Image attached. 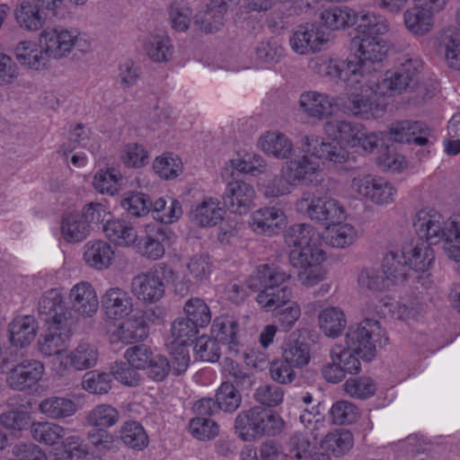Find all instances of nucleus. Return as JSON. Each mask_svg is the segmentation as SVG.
I'll list each match as a JSON object with an SVG mask.
<instances>
[{
	"label": "nucleus",
	"mask_w": 460,
	"mask_h": 460,
	"mask_svg": "<svg viewBox=\"0 0 460 460\" xmlns=\"http://www.w3.org/2000/svg\"><path fill=\"white\" fill-rule=\"evenodd\" d=\"M413 226L420 238L403 247L401 256L395 252L387 253L381 269H362L358 276V284L361 288L383 290L389 288L405 278V268L425 274L435 261V254L430 244L443 242L447 256L460 262V214H453L447 219L435 208L424 207L417 211Z\"/></svg>",
	"instance_id": "1"
},
{
	"label": "nucleus",
	"mask_w": 460,
	"mask_h": 460,
	"mask_svg": "<svg viewBox=\"0 0 460 460\" xmlns=\"http://www.w3.org/2000/svg\"><path fill=\"white\" fill-rule=\"evenodd\" d=\"M381 328L377 320L365 318L362 322L351 324L345 335L344 344H335L330 351V362L322 368L324 379L330 383H339L347 375L357 374L360 370L359 358L369 361L376 355V340Z\"/></svg>",
	"instance_id": "2"
},
{
	"label": "nucleus",
	"mask_w": 460,
	"mask_h": 460,
	"mask_svg": "<svg viewBox=\"0 0 460 460\" xmlns=\"http://www.w3.org/2000/svg\"><path fill=\"white\" fill-rule=\"evenodd\" d=\"M357 23L348 67L353 74L373 72L387 57L389 44L385 36L390 24L384 15L370 10L358 12Z\"/></svg>",
	"instance_id": "3"
},
{
	"label": "nucleus",
	"mask_w": 460,
	"mask_h": 460,
	"mask_svg": "<svg viewBox=\"0 0 460 460\" xmlns=\"http://www.w3.org/2000/svg\"><path fill=\"white\" fill-rule=\"evenodd\" d=\"M323 135L324 140L316 136L304 137L317 139L314 153L319 155V160L323 162L325 159L334 164H342L349 160L346 147L372 153L384 140V132L368 131L362 123L348 119L327 121L323 126Z\"/></svg>",
	"instance_id": "4"
},
{
	"label": "nucleus",
	"mask_w": 460,
	"mask_h": 460,
	"mask_svg": "<svg viewBox=\"0 0 460 460\" xmlns=\"http://www.w3.org/2000/svg\"><path fill=\"white\" fill-rule=\"evenodd\" d=\"M291 266L297 270L298 281L313 288L323 281L327 275L323 266L327 259L322 248L319 233L305 224L293 226L285 237Z\"/></svg>",
	"instance_id": "5"
},
{
	"label": "nucleus",
	"mask_w": 460,
	"mask_h": 460,
	"mask_svg": "<svg viewBox=\"0 0 460 460\" xmlns=\"http://www.w3.org/2000/svg\"><path fill=\"white\" fill-rule=\"evenodd\" d=\"M317 145V139L303 137L301 158L285 162L272 181L258 183V190L263 197L276 199L290 194L300 183H318L323 163L319 160V155L314 153Z\"/></svg>",
	"instance_id": "6"
},
{
	"label": "nucleus",
	"mask_w": 460,
	"mask_h": 460,
	"mask_svg": "<svg viewBox=\"0 0 460 460\" xmlns=\"http://www.w3.org/2000/svg\"><path fill=\"white\" fill-rule=\"evenodd\" d=\"M38 310L49 324L47 333L40 342V350L45 356H53L52 365L55 369L59 358L67 351L66 347L71 340L70 314L58 288H51L43 294Z\"/></svg>",
	"instance_id": "7"
},
{
	"label": "nucleus",
	"mask_w": 460,
	"mask_h": 460,
	"mask_svg": "<svg viewBox=\"0 0 460 460\" xmlns=\"http://www.w3.org/2000/svg\"><path fill=\"white\" fill-rule=\"evenodd\" d=\"M111 215L110 206L98 201L88 202L80 210H66L59 217L56 239L60 244L81 243L92 234L93 224L103 223Z\"/></svg>",
	"instance_id": "8"
},
{
	"label": "nucleus",
	"mask_w": 460,
	"mask_h": 460,
	"mask_svg": "<svg viewBox=\"0 0 460 460\" xmlns=\"http://www.w3.org/2000/svg\"><path fill=\"white\" fill-rule=\"evenodd\" d=\"M288 279L286 272L273 265L263 264L257 268L249 281V287L260 288L256 302L262 310L275 311L292 298V291L285 286Z\"/></svg>",
	"instance_id": "9"
},
{
	"label": "nucleus",
	"mask_w": 460,
	"mask_h": 460,
	"mask_svg": "<svg viewBox=\"0 0 460 460\" xmlns=\"http://www.w3.org/2000/svg\"><path fill=\"white\" fill-rule=\"evenodd\" d=\"M423 63L418 58L404 56L394 69L386 71L376 84V92L382 96H393L404 91L416 93L420 100L428 97L427 89L419 81Z\"/></svg>",
	"instance_id": "10"
},
{
	"label": "nucleus",
	"mask_w": 460,
	"mask_h": 460,
	"mask_svg": "<svg viewBox=\"0 0 460 460\" xmlns=\"http://www.w3.org/2000/svg\"><path fill=\"white\" fill-rule=\"evenodd\" d=\"M369 75L358 76L353 83L349 84L346 100L341 98L340 111L361 119H377L385 114V105L371 98L372 94H381L376 92L377 83L370 84Z\"/></svg>",
	"instance_id": "11"
},
{
	"label": "nucleus",
	"mask_w": 460,
	"mask_h": 460,
	"mask_svg": "<svg viewBox=\"0 0 460 460\" xmlns=\"http://www.w3.org/2000/svg\"><path fill=\"white\" fill-rule=\"evenodd\" d=\"M40 40L46 57L55 60L66 58L72 53L83 56L92 49L91 40L85 34L65 28H47L40 32Z\"/></svg>",
	"instance_id": "12"
},
{
	"label": "nucleus",
	"mask_w": 460,
	"mask_h": 460,
	"mask_svg": "<svg viewBox=\"0 0 460 460\" xmlns=\"http://www.w3.org/2000/svg\"><path fill=\"white\" fill-rule=\"evenodd\" d=\"M295 208L298 213L322 223L325 228L348 219L347 211L340 201L327 196L319 197L310 191L303 193Z\"/></svg>",
	"instance_id": "13"
},
{
	"label": "nucleus",
	"mask_w": 460,
	"mask_h": 460,
	"mask_svg": "<svg viewBox=\"0 0 460 460\" xmlns=\"http://www.w3.org/2000/svg\"><path fill=\"white\" fill-rule=\"evenodd\" d=\"M349 191L357 199H366L378 207L395 202L398 190L388 180L372 174H359L351 179Z\"/></svg>",
	"instance_id": "14"
},
{
	"label": "nucleus",
	"mask_w": 460,
	"mask_h": 460,
	"mask_svg": "<svg viewBox=\"0 0 460 460\" xmlns=\"http://www.w3.org/2000/svg\"><path fill=\"white\" fill-rule=\"evenodd\" d=\"M331 35L317 22H307L297 25L289 36V47L300 56L320 53L327 49Z\"/></svg>",
	"instance_id": "15"
},
{
	"label": "nucleus",
	"mask_w": 460,
	"mask_h": 460,
	"mask_svg": "<svg viewBox=\"0 0 460 460\" xmlns=\"http://www.w3.org/2000/svg\"><path fill=\"white\" fill-rule=\"evenodd\" d=\"M66 301L69 309L79 320L93 318L100 309V299L96 288L88 280H79L74 283L66 292Z\"/></svg>",
	"instance_id": "16"
},
{
	"label": "nucleus",
	"mask_w": 460,
	"mask_h": 460,
	"mask_svg": "<svg viewBox=\"0 0 460 460\" xmlns=\"http://www.w3.org/2000/svg\"><path fill=\"white\" fill-rule=\"evenodd\" d=\"M107 335L112 344L128 345L146 340L149 327L144 315L131 314L121 320L111 321Z\"/></svg>",
	"instance_id": "17"
},
{
	"label": "nucleus",
	"mask_w": 460,
	"mask_h": 460,
	"mask_svg": "<svg viewBox=\"0 0 460 460\" xmlns=\"http://www.w3.org/2000/svg\"><path fill=\"white\" fill-rule=\"evenodd\" d=\"M419 311L413 304L406 305L394 301L391 297L384 295H374L363 305L362 314L365 318L391 316L395 319L407 321L414 318Z\"/></svg>",
	"instance_id": "18"
},
{
	"label": "nucleus",
	"mask_w": 460,
	"mask_h": 460,
	"mask_svg": "<svg viewBox=\"0 0 460 460\" xmlns=\"http://www.w3.org/2000/svg\"><path fill=\"white\" fill-rule=\"evenodd\" d=\"M247 225L255 234L272 237L286 228L288 217L282 208L267 206L252 211L249 216Z\"/></svg>",
	"instance_id": "19"
},
{
	"label": "nucleus",
	"mask_w": 460,
	"mask_h": 460,
	"mask_svg": "<svg viewBox=\"0 0 460 460\" xmlns=\"http://www.w3.org/2000/svg\"><path fill=\"white\" fill-rule=\"evenodd\" d=\"M298 104L306 116L323 119L340 111L341 97L325 92L309 90L300 94Z\"/></svg>",
	"instance_id": "20"
},
{
	"label": "nucleus",
	"mask_w": 460,
	"mask_h": 460,
	"mask_svg": "<svg viewBox=\"0 0 460 460\" xmlns=\"http://www.w3.org/2000/svg\"><path fill=\"white\" fill-rule=\"evenodd\" d=\"M267 161L253 151L240 150L226 160L220 171L222 181L235 179L236 173L256 176L267 170Z\"/></svg>",
	"instance_id": "21"
},
{
	"label": "nucleus",
	"mask_w": 460,
	"mask_h": 460,
	"mask_svg": "<svg viewBox=\"0 0 460 460\" xmlns=\"http://www.w3.org/2000/svg\"><path fill=\"white\" fill-rule=\"evenodd\" d=\"M226 183L223 199L229 211L237 216L247 215L254 207L256 190L248 181L242 179L222 181Z\"/></svg>",
	"instance_id": "22"
},
{
	"label": "nucleus",
	"mask_w": 460,
	"mask_h": 460,
	"mask_svg": "<svg viewBox=\"0 0 460 460\" xmlns=\"http://www.w3.org/2000/svg\"><path fill=\"white\" fill-rule=\"evenodd\" d=\"M175 238L172 230L152 226L146 231L145 236L136 243L135 248L142 257L157 261L164 256L166 249L174 243Z\"/></svg>",
	"instance_id": "23"
},
{
	"label": "nucleus",
	"mask_w": 460,
	"mask_h": 460,
	"mask_svg": "<svg viewBox=\"0 0 460 460\" xmlns=\"http://www.w3.org/2000/svg\"><path fill=\"white\" fill-rule=\"evenodd\" d=\"M133 296L145 304H155L164 295V284L158 269L136 275L130 283Z\"/></svg>",
	"instance_id": "24"
},
{
	"label": "nucleus",
	"mask_w": 460,
	"mask_h": 460,
	"mask_svg": "<svg viewBox=\"0 0 460 460\" xmlns=\"http://www.w3.org/2000/svg\"><path fill=\"white\" fill-rule=\"evenodd\" d=\"M240 331L238 321L230 315L216 317L210 328L211 337L234 356H237L243 348Z\"/></svg>",
	"instance_id": "25"
},
{
	"label": "nucleus",
	"mask_w": 460,
	"mask_h": 460,
	"mask_svg": "<svg viewBox=\"0 0 460 460\" xmlns=\"http://www.w3.org/2000/svg\"><path fill=\"white\" fill-rule=\"evenodd\" d=\"M226 217V209L220 199L213 196H205L192 205L189 212L190 220L203 228L214 227Z\"/></svg>",
	"instance_id": "26"
},
{
	"label": "nucleus",
	"mask_w": 460,
	"mask_h": 460,
	"mask_svg": "<svg viewBox=\"0 0 460 460\" xmlns=\"http://www.w3.org/2000/svg\"><path fill=\"white\" fill-rule=\"evenodd\" d=\"M82 256L84 264L96 271L110 269L116 260L115 248L106 240L91 239L82 248Z\"/></svg>",
	"instance_id": "27"
},
{
	"label": "nucleus",
	"mask_w": 460,
	"mask_h": 460,
	"mask_svg": "<svg viewBox=\"0 0 460 460\" xmlns=\"http://www.w3.org/2000/svg\"><path fill=\"white\" fill-rule=\"evenodd\" d=\"M97 359V350L91 344L83 342L59 358L55 371L58 375L64 376L71 370H85L95 366Z\"/></svg>",
	"instance_id": "28"
},
{
	"label": "nucleus",
	"mask_w": 460,
	"mask_h": 460,
	"mask_svg": "<svg viewBox=\"0 0 460 460\" xmlns=\"http://www.w3.org/2000/svg\"><path fill=\"white\" fill-rule=\"evenodd\" d=\"M102 309L108 320H121L134 311L133 298L129 293L119 287H110L101 297Z\"/></svg>",
	"instance_id": "29"
},
{
	"label": "nucleus",
	"mask_w": 460,
	"mask_h": 460,
	"mask_svg": "<svg viewBox=\"0 0 460 460\" xmlns=\"http://www.w3.org/2000/svg\"><path fill=\"white\" fill-rule=\"evenodd\" d=\"M256 146L265 155L279 160H285L294 152L292 140L277 129L265 130L257 138Z\"/></svg>",
	"instance_id": "30"
},
{
	"label": "nucleus",
	"mask_w": 460,
	"mask_h": 460,
	"mask_svg": "<svg viewBox=\"0 0 460 460\" xmlns=\"http://www.w3.org/2000/svg\"><path fill=\"white\" fill-rule=\"evenodd\" d=\"M119 419V411L111 405L100 404L92 409L87 414V422L99 429L98 438H95L94 435H89L92 442L94 445L106 447L111 442V436L106 429L114 426Z\"/></svg>",
	"instance_id": "31"
},
{
	"label": "nucleus",
	"mask_w": 460,
	"mask_h": 460,
	"mask_svg": "<svg viewBox=\"0 0 460 460\" xmlns=\"http://www.w3.org/2000/svg\"><path fill=\"white\" fill-rule=\"evenodd\" d=\"M183 214L182 203L175 196L164 194L152 199L149 215L160 225H174L181 219Z\"/></svg>",
	"instance_id": "32"
},
{
	"label": "nucleus",
	"mask_w": 460,
	"mask_h": 460,
	"mask_svg": "<svg viewBox=\"0 0 460 460\" xmlns=\"http://www.w3.org/2000/svg\"><path fill=\"white\" fill-rule=\"evenodd\" d=\"M45 373L44 365L35 359H24L8 374L7 383L17 390L31 388L40 382Z\"/></svg>",
	"instance_id": "33"
},
{
	"label": "nucleus",
	"mask_w": 460,
	"mask_h": 460,
	"mask_svg": "<svg viewBox=\"0 0 460 460\" xmlns=\"http://www.w3.org/2000/svg\"><path fill=\"white\" fill-rule=\"evenodd\" d=\"M102 233L111 244L118 247H132L138 241L137 228L123 218L113 217L106 220L102 225Z\"/></svg>",
	"instance_id": "34"
},
{
	"label": "nucleus",
	"mask_w": 460,
	"mask_h": 460,
	"mask_svg": "<svg viewBox=\"0 0 460 460\" xmlns=\"http://www.w3.org/2000/svg\"><path fill=\"white\" fill-rule=\"evenodd\" d=\"M438 13L420 4L406 9L403 13V24L406 30L415 37H424L435 27V16Z\"/></svg>",
	"instance_id": "35"
},
{
	"label": "nucleus",
	"mask_w": 460,
	"mask_h": 460,
	"mask_svg": "<svg viewBox=\"0 0 460 460\" xmlns=\"http://www.w3.org/2000/svg\"><path fill=\"white\" fill-rule=\"evenodd\" d=\"M17 62L28 69L41 71L46 67V55L40 40H24L18 42L13 49Z\"/></svg>",
	"instance_id": "36"
},
{
	"label": "nucleus",
	"mask_w": 460,
	"mask_h": 460,
	"mask_svg": "<svg viewBox=\"0 0 460 460\" xmlns=\"http://www.w3.org/2000/svg\"><path fill=\"white\" fill-rule=\"evenodd\" d=\"M38 322L34 316H15L8 325L9 341L13 346L23 348L30 345L37 336Z\"/></svg>",
	"instance_id": "37"
},
{
	"label": "nucleus",
	"mask_w": 460,
	"mask_h": 460,
	"mask_svg": "<svg viewBox=\"0 0 460 460\" xmlns=\"http://www.w3.org/2000/svg\"><path fill=\"white\" fill-rule=\"evenodd\" d=\"M438 51L449 68L460 71V29L447 27L441 31L438 36Z\"/></svg>",
	"instance_id": "38"
},
{
	"label": "nucleus",
	"mask_w": 460,
	"mask_h": 460,
	"mask_svg": "<svg viewBox=\"0 0 460 460\" xmlns=\"http://www.w3.org/2000/svg\"><path fill=\"white\" fill-rule=\"evenodd\" d=\"M314 69L322 76L328 77L334 81L347 82L348 84L354 82V79L358 76H363L365 74H371L372 72H364L353 74L348 67V63L345 64L343 61L328 57H318L314 60Z\"/></svg>",
	"instance_id": "39"
},
{
	"label": "nucleus",
	"mask_w": 460,
	"mask_h": 460,
	"mask_svg": "<svg viewBox=\"0 0 460 460\" xmlns=\"http://www.w3.org/2000/svg\"><path fill=\"white\" fill-rule=\"evenodd\" d=\"M322 25L330 31H344L357 23L358 12L348 5H335L320 13Z\"/></svg>",
	"instance_id": "40"
},
{
	"label": "nucleus",
	"mask_w": 460,
	"mask_h": 460,
	"mask_svg": "<svg viewBox=\"0 0 460 460\" xmlns=\"http://www.w3.org/2000/svg\"><path fill=\"white\" fill-rule=\"evenodd\" d=\"M52 460H103L100 454L88 451L82 446V439L79 436H69L60 446L50 451Z\"/></svg>",
	"instance_id": "41"
},
{
	"label": "nucleus",
	"mask_w": 460,
	"mask_h": 460,
	"mask_svg": "<svg viewBox=\"0 0 460 460\" xmlns=\"http://www.w3.org/2000/svg\"><path fill=\"white\" fill-rule=\"evenodd\" d=\"M152 170L161 181H172L183 174L185 166L180 155L173 152H164L154 158Z\"/></svg>",
	"instance_id": "42"
},
{
	"label": "nucleus",
	"mask_w": 460,
	"mask_h": 460,
	"mask_svg": "<svg viewBox=\"0 0 460 460\" xmlns=\"http://www.w3.org/2000/svg\"><path fill=\"white\" fill-rule=\"evenodd\" d=\"M317 326L327 338L340 337L347 326V317L340 306H326L317 314Z\"/></svg>",
	"instance_id": "43"
},
{
	"label": "nucleus",
	"mask_w": 460,
	"mask_h": 460,
	"mask_svg": "<svg viewBox=\"0 0 460 460\" xmlns=\"http://www.w3.org/2000/svg\"><path fill=\"white\" fill-rule=\"evenodd\" d=\"M260 421V407L241 411L234 419V432L243 441H256L261 438Z\"/></svg>",
	"instance_id": "44"
},
{
	"label": "nucleus",
	"mask_w": 460,
	"mask_h": 460,
	"mask_svg": "<svg viewBox=\"0 0 460 460\" xmlns=\"http://www.w3.org/2000/svg\"><path fill=\"white\" fill-rule=\"evenodd\" d=\"M388 133H384V137ZM389 135L394 141L415 143L419 146H425L428 143V128L418 121H399L390 128Z\"/></svg>",
	"instance_id": "45"
},
{
	"label": "nucleus",
	"mask_w": 460,
	"mask_h": 460,
	"mask_svg": "<svg viewBox=\"0 0 460 460\" xmlns=\"http://www.w3.org/2000/svg\"><path fill=\"white\" fill-rule=\"evenodd\" d=\"M123 175L114 167H102L98 169L92 177L93 189L101 195L115 197L119 194Z\"/></svg>",
	"instance_id": "46"
},
{
	"label": "nucleus",
	"mask_w": 460,
	"mask_h": 460,
	"mask_svg": "<svg viewBox=\"0 0 460 460\" xmlns=\"http://www.w3.org/2000/svg\"><path fill=\"white\" fill-rule=\"evenodd\" d=\"M146 56L157 63L171 61L174 56V47L166 33H155L146 38L144 44Z\"/></svg>",
	"instance_id": "47"
},
{
	"label": "nucleus",
	"mask_w": 460,
	"mask_h": 460,
	"mask_svg": "<svg viewBox=\"0 0 460 460\" xmlns=\"http://www.w3.org/2000/svg\"><path fill=\"white\" fill-rule=\"evenodd\" d=\"M79 409V405L72 399L56 395L42 400L39 405L40 411L53 420L71 417Z\"/></svg>",
	"instance_id": "48"
},
{
	"label": "nucleus",
	"mask_w": 460,
	"mask_h": 460,
	"mask_svg": "<svg viewBox=\"0 0 460 460\" xmlns=\"http://www.w3.org/2000/svg\"><path fill=\"white\" fill-rule=\"evenodd\" d=\"M282 358L296 368L306 367L311 360V350L308 343L300 341L292 333L284 343Z\"/></svg>",
	"instance_id": "49"
},
{
	"label": "nucleus",
	"mask_w": 460,
	"mask_h": 460,
	"mask_svg": "<svg viewBox=\"0 0 460 460\" xmlns=\"http://www.w3.org/2000/svg\"><path fill=\"white\" fill-rule=\"evenodd\" d=\"M152 199L141 190H128L119 199L120 208L130 217L143 218L150 214Z\"/></svg>",
	"instance_id": "50"
},
{
	"label": "nucleus",
	"mask_w": 460,
	"mask_h": 460,
	"mask_svg": "<svg viewBox=\"0 0 460 460\" xmlns=\"http://www.w3.org/2000/svg\"><path fill=\"white\" fill-rule=\"evenodd\" d=\"M326 242L335 248H346L351 245L358 238L356 228L347 220L335 223L325 228Z\"/></svg>",
	"instance_id": "51"
},
{
	"label": "nucleus",
	"mask_w": 460,
	"mask_h": 460,
	"mask_svg": "<svg viewBox=\"0 0 460 460\" xmlns=\"http://www.w3.org/2000/svg\"><path fill=\"white\" fill-rule=\"evenodd\" d=\"M199 329L184 318H177L171 325L166 340L167 348L188 347L196 338Z\"/></svg>",
	"instance_id": "52"
},
{
	"label": "nucleus",
	"mask_w": 460,
	"mask_h": 460,
	"mask_svg": "<svg viewBox=\"0 0 460 460\" xmlns=\"http://www.w3.org/2000/svg\"><path fill=\"white\" fill-rule=\"evenodd\" d=\"M14 17L21 28L31 31L40 30L45 22L39 7L27 0L22 1L16 6Z\"/></svg>",
	"instance_id": "53"
},
{
	"label": "nucleus",
	"mask_w": 460,
	"mask_h": 460,
	"mask_svg": "<svg viewBox=\"0 0 460 460\" xmlns=\"http://www.w3.org/2000/svg\"><path fill=\"white\" fill-rule=\"evenodd\" d=\"M66 431L63 426L49 421L33 422L31 426L32 438L47 446H55L61 439H63V442L66 438Z\"/></svg>",
	"instance_id": "54"
},
{
	"label": "nucleus",
	"mask_w": 460,
	"mask_h": 460,
	"mask_svg": "<svg viewBox=\"0 0 460 460\" xmlns=\"http://www.w3.org/2000/svg\"><path fill=\"white\" fill-rule=\"evenodd\" d=\"M354 446V438L347 429H335L328 433L321 441L320 448L335 456L347 454Z\"/></svg>",
	"instance_id": "55"
},
{
	"label": "nucleus",
	"mask_w": 460,
	"mask_h": 460,
	"mask_svg": "<svg viewBox=\"0 0 460 460\" xmlns=\"http://www.w3.org/2000/svg\"><path fill=\"white\" fill-rule=\"evenodd\" d=\"M242 460H290L284 448L278 443L267 441L261 445L260 458L256 449L246 446L241 452Z\"/></svg>",
	"instance_id": "56"
},
{
	"label": "nucleus",
	"mask_w": 460,
	"mask_h": 460,
	"mask_svg": "<svg viewBox=\"0 0 460 460\" xmlns=\"http://www.w3.org/2000/svg\"><path fill=\"white\" fill-rule=\"evenodd\" d=\"M119 158L126 167L141 169L149 163V152L144 145L129 142L122 146Z\"/></svg>",
	"instance_id": "57"
},
{
	"label": "nucleus",
	"mask_w": 460,
	"mask_h": 460,
	"mask_svg": "<svg viewBox=\"0 0 460 460\" xmlns=\"http://www.w3.org/2000/svg\"><path fill=\"white\" fill-rule=\"evenodd\" d=\"M215 399L217 406L225 412L235 411L242 403V394L229 382H223L217 389Z\"/></svg>",
	"instance_id": "58"
},
{
	"label": "nucleus",
	"mask_w": 460,
	"mask_h": 460,
	"mask_svg": "<svg viewBox=\"0 0 460 460\" xmlns=\"http://www.w3.org/2000/svg\"><path fill=\"white\" fill-rule=\"evenodd\" d=\"M183 311L188 316L186 320L198 329L206 327L211 321L210 309L201 298L192 297L188 299Z\"/></svg>",
	"instance_id": "59"
},
{
	"label": "nucleus",
	"mask_w": 460,
	"mask_h": 460,
	"mask_svg": "<svg viewBox=\"0 0 460 460\" xmlns=\"http://www.w3.org/2000/svg\"><path fill=\"white\" fill-rule=\"evenodd\" d=\"M189 276L194 283H206L213 271V264L208 254H197L189 259L187 264Z\"/></svg>",
	"instance_id": "60"
},
{
	"label": "nucleus",
	"mask_w": 460,
	"mask_h": 460,
	"mask_svg": "<svg viewBox=\"0 0 460 460\" xmlns=\"http://www.w3.org/2000/svg\"><path fill=\"white\" fill-rule=\"evenodd\" d=\"M82 387L91 394H107L111 388V378L107 373L97 370L89 371L83 376Z\"/></svg>",
	"instance_id": "61"
},
{
	"label": "nucleus",
	"mask_w": 460,
	"mask_h": 460,
	"mask_svg": "<svg viewBox=\"0 0 460 460\" xmlns=\"http://www.w3.org/2000/svg\"><path fill=\"white\" fill-rule=\"evenodd\" d=\"M122 441L132 448L142 449L147 445V436L143 427L136 421H128L120 429Z\"/></svg>",
	"instance_id": "62"
},
{
	"label": "nucleus",
	"mask_w": 460,
	"mask_h": 460,
	"mask_svg": "<svg viewBox=\"0 0 460 460\" xmlns=\"http://www.w3.org/2000/svg\"><path fill=\"white\" fill-rule=\"evenodd\" d=\"M189 430L199 440H209L218 435L219 427L210 418L197 416L190 421Z\"/></svg>",
	"instance_id": "63"
},
{
	"label": "nucleus",
	"mask_w": 460,
	"mask_h": 460,
	"mask_svg": "<svg viewBox=\"0 0 460 460\" xmlns=\"http://www.w3.org/2000/svg\"><path fill=\"white\" fill-rule=\"evenodd\" d=\"M343 388L345 393L350 397L366 399L374 395L376 391V385L371 378L362 376L348 379L344 383Z\"/></svg>",
	"instance_id": "64"
}]
</instances>
